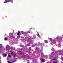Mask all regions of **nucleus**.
Listing matches in <instances>:
<instances>
[{
  "label": "nucleus",
  "instance_id": "f257e3e1",
  "mask_svg": "<svg viewBox=\"0 0 63 63\" xmlns=\"http://www.w3.org/2000/svg\"><path fill=\"white\" fill-rule=\"evenodd\" d=\"M13 2L12 0H5V1H4V3H8V2Z\"/></svg>",
  "mask_w": 63,
  "mask_h": 63
},
{
  "label": "nucleus",
  "instance_id": "f03ea898",
  "mask_svg": "<svg viewBox=\"0 0 63 63\" xmlns=\"http://www.w3.org/2000/svg\"><path fill=\"white\" fill-rule=\"evenodd\" d=\"M7 55L6 53L4 54L3 55V57H6L7 56Z\"/></svg>",
  "mask_w": 63,
  "mask_h": 63
},
{
  "label": "nucleus",
  "instance_id": "7ed1b4c3",
  "mask_svg": "<svg viewBox=\"0 0 63 63\" xmlns=\"http://www.w3.org/2000/svg\"><path fill=\"white\" fill-rule=\"evenodd\" d=\"M20 32L19 31H18V33H17V35L18 36H19V35L20 34Z\"/></svg>",
  "mask_w": 63,
  "mask_h": 63
},
{
  "label": "nucleus",
  "instance_id": "20e7f679",
  "mask_svg": "<svg viewBox=\"0 0 63 63\" xmlns=\"http://www.w3.org/2000/svg\"><path fill=\"white\" fill-rule=\"evenodd\" d=\"M45 43H48V41H47V40H45Z\"/></svg>",
  "mask_w": 63,
  "mask_h": 63
},
{
  "label": "nucleus",
  "instance_id": "39448f33",
  "mask_svg": "<svg viewBox=\"0 0 63 63\" xmlns=\"http://www.w3.org/2000/svg\"><path fill=\"white\" fill-rule=\"evenodd\" d=\"M37 36L38 37H39V38H40L41 37V36H40V34H37Z\"/></svg>",
  "mask_w": 63,
  "mask_h": 63
},
{
  "label": "nucleus",
  "instance_id": "423d86ee",
  "mask_svg": "<svg viewBox=\"0 0 63 63\" xmlns=\"http://www.w3.org/2000/svg\"><path fill=\"white\" fill-rule=\"evenodd\" d=\"M16 62L15 60H13L12 61V63H14V62Z\"/></svg>",
  "mask_w": 63,
  "mask_h": 63
},
{
  "label": "nucleus",
  "instance_id": "0eeeda50",
  "mask_svg": "<svg viewBox=\"0 0 63 63\" xmlns=\"http://www.w3.org/2000/svg\"><path fill=\"white\" fill-rule=\"evenodd\" d=\"M42 62H45V60L44 59H43L42 60Z\"/></svg>",
  "mask_w": 63,
  "mask_h": 63
},
{
  "label": "nucleus",
  "instance_id": "6e6552de",
  "mask_svg": "<svg viewBox=\"0 0 63 63\" xmlns=\"http://www.w3.org/2000/svg\"><path fill=\"white\" fill-rule=\"evenodd\" d=\"M8 57H11V55L9 54H8Z\"/></svg>",
  "mask_w": 63,
  "mask_h": 63
},
{
  "label": "nucleus",
  "instance_id": "1a4fd4ad",
  "mask_svg": "<svg viewBox=\"0 0 63 63\" xmlns=\"http://www.w3.org/2000/svg\"><path fill=\"white\" fill-rule=\"evenodd\" d=\"M61 60H63V57H62V58H61Z\"/></svg>",
  "mask_w": 63,
  "mask_h": 63
},
{
  "label": "nucleus",
  "instance_id": "9d476101",
  "mask_svg": "<svg viewBox=\"0 0 63 63\" xmlns=\"http://www.w3.org/2000/svg\"><path fill=\"white\" fill-rule=\"evenodd\" d=\"M5 41H7V38H5Z\"/></svg>",
  "mask_w": 63,
  "mask_h": 63
},
{
  "label": "nucleus",
  "instance_id": "9b49d317",
  "mask_svg": "<svg viewBox=\"0 0 63 63\" xmlns=\"http://www.w3.org/2000/svg\"><path fill=\"white\" fill-rule=\"evenodd\" d=\"M11 54H14V52H12L11 53Z\"/></svg>",
  "mask_w": 63,
  "mask_h": 63
},
{
  "label": "nucleus",
  "instance_id": "f8f14e48",
  "mask_svg": "<svg viewBox=\"0 0 63 63\" xmlns=\"http://www.w3.org/2000/svg\"><path fill=\"white\" fill-rule=\"evenodd\" d=\"M55 62V61H54V62H53V63H57V62Z\"/></svg>",
  "mask_w": 63,
  "mask_h": 63
},
{
  "label": "nucleus",
  "instance_id": "ddd939ff",
  "mask_svg": "<svg viewBox=\"0 0 63 63\" xmlns=\"http://www.w3.org/2000/svg\"><path fill=\"white\" fill-rule=\"evenodd\" d=\"M29 46V44H27V46Z\"/></svg>",
  "mask_w": 63,
  "mask_h": 63
},
{
  "label": "nucleus",
  "instance_id": "4468645a",
  "mask_svg": "<svg viewBox=\"0 0 63 63\" xmlns=\"http://www.w3.org/2000/svg\"><path fill=\"white\" fill-rule=\"evenodd\" d=\"M56 59V58H54V59H53V60H55Z\"/></svg>",
  "mask_w": 63,
  "mask_h": 63
},
{
  "label": "nucleus",
  "instance_id": "2eb2a0df",
  "mask_svg": "<svg viewBox=\"0 0 63 63\" xmlns=\"http://www.w3.org/2000/svg\"><path fill=\"white\" fill-rule=\"evenodd\" d=\"M38 43L39 45H40L41 44V43H40V42H39Z\"/></svg>",
  "mask_w": 63,
  "mask_h": 63
},
{
  "label": "nucleus",
  "instance_id": "dca6fc26",
  "mask_svg": "<svg viewBox=\"0 0 63 63\" xmlns=\"http://www.w3.org/2000/svg\"><path fill=\"white\" fill-rule=\"evenodd\" d=\"M14 57H15L16 56V55H13Z\"/></svg>",
  "mask_w": 63,
  "mask_h": 63
},
{
  "label": "nucleus",
  "instance_id": "f3484780",
  "mask_svg": "<svg viewBox=\"0 0 63 63\" xmlns=\"http://www.w3.org/2000/svg\"><path fill=\"white\" fill-rule=\"evenodd\" d=\"M37 34H39V32H38L37 33Z\"/></svg>",
  "mask_w": 63,
  "mask_h": 63
},
{
  "label": "nucleus",
  "instance_id": "a211bd4d",
  "mask_svg": "<svg viewBox=\"0 0 63 63\" xmlns=\"http://www.w3.org/2000/svg\"><path fill=\"white\" fill-rule=\"evenodd\" d=\"M7 62H8V63H10V62H9V61H7Z\"/></svg>",
  "mask_w": 63,
  "mask_h": 63
},
{
  "label": "nucleus",
  "instance_id": "6ab92c4d",
  "mask_svg": "<svg viewBox=\"0 0 63 63\" xmlns=\"http://www.w3.org/2000/svg\"><path fill=\"white\" fill-rule=\"evenodd\" d=\"M28 33H30V32H29V31L28 32Z\"/></svg>",
  "mask_w": 63,
  "mask_h": 63
},
{
  "label": "nucleus",
  "instance_id": "aec40b11",
  "mask_svg": "<svg viewBox=\"0 0 63 63\" xmlns=\"http://www.w3.org/2000/svg\"><path fill=\"white\" fill-rule=\"evenodd\" d=\"M30 36H28V38H29V37H30Z\"/></svg>",
  "mask_w": 63,
  "mask_h": 63
},
{
  "label": "nucleus",
  "instance_id": "412c9836",
  "mask_svg": "<svg viewBox=\"0 0 63 63\" xmlns=\"http://www.w3.org/2000/svg\"><path fill=\"white\" fill-rule=\"evenodd\" d=\"M27 38V37H25V38Z\"/></svg>",
  "mask_w": 63,
  "mask_h": 63
},
{
  "label": "nucleus",
  "instance_id": "4be33fe9",
  "mask_svg": "<svg viewBox=\"0 0 63 63\" xmlns=\"http://www.w3.org/2000/svg\"><path fill=\"white\" fill-rule=\"evenodd\" d=\"M12 63V62H10V63Z\"/></svg>",
  "mask_w": 63,
  "mask_h": 63
},
{
  "label": "nucleus",
  "instance_id": "5701e85b",
  "mask_svg": "<svg viewBox=\"0 0 63 63\" xmlns=\"http://www.w3.org/2000/svg\"><path fill=\"white\" fill-rule=\"evenodd\" d=\"M32 47H34V46H32Z\"/></svg>",
  "mask_w": 63,
  "mask_h": 63
},
{
  "label": "nucleus",
  "instance_id": "b1692460",
  "mask_svg": "<svg viewBox=\"0 0 63 63\" xmlns=\"http://www.w3.org/2000/svg\"><path fill=\"white\" fill-rule=\"evenodd\" d=\"M1 47H0V48H1Z\"/></svg>",
  "mask_w": 63,
  "mask_h": 63
}]
</instances>
